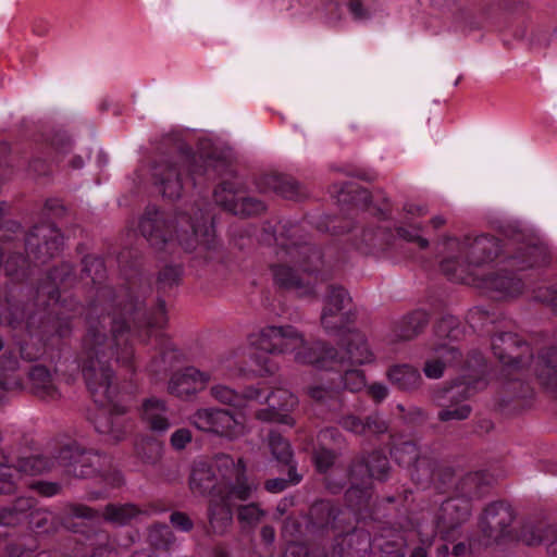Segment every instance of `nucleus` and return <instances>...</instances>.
Returning <instances> with one entry per match:
<instances>
[{
  "label": "nucleus",
  "instance_id": "obj_1",
  "mask_svg": "<svg viewBox=\"0 0 557 557\" xmlns=\"http://www.w3.org/2000/svg\"><path fill=\"white\" fill-rule=\"evenodd\" d=\"M82 278H90L95 295L86 313V331L82 338L83 372L98 398H103L110 369L108 361L116 356L121 367L135 371L134 348L129 342L132 325L164 327L168 323L165 301L158 299L147 311L146 297L150 285L141 275L127 278L126 285L114 289L106 285L107 269L101 258L83 259Z\"/></svg>",
  "mask_w": 557,
  "mask_h": 557
},
{
  "label": "nucleus",
  "instance_id": "obj_2",
  "mask_svg": "<svg viewBox=\"0 0 557 557\" xmlns=\"http://www.w3.org/2000/svg\"><path fill=\"white\" fill-rule=\"evenodd\" d=\"M209 210L196 205L188 212L178 213L170 223L165 214L156 206H147L140 220V234L151 247L163 250L172 246L174 239L187 252L198 248L210 250L215 246V235Z\"/></svg>",
  "mask_w": 557,
  "mask_h": 557
},
{
  "label": "nucleus",
  "instance_id": "obj_3",
  "mask_svg": "<svg viewBox=\"0 0 557 557\" xmlns=\"http://www.w3.org/2000/svg\"><path fill=\"white\" fill-rule=\"evenodd\" d=\"M276 242V255L282 262L271 267L275 284L281 288L293 290L299 297L312 296L314 286L305 281L286 262H294L304 272L317 273L324 264L321 249L307 240L304 228L297 224L283 226Z\"/></svg>",
  "mask_w": 557,
  "mask_h": 557
},
{
  "label": "nucleus",
  "instance_id": "obj_4",
  "mask_svg": "<svg viewBox=\"0 0 557 557\" xmlns=\"http://www.w3.org/2000/svg\"><path fill=\"white\" fill-rule=\"evenodd\" d=\"M450 248L457 255L447 257L441 263L444 274L451 281L470 284L475 278L474 269L493 262L502 252V242L492 235L466 236L461 240H453Z\"/></svg>",
  "mask_w": 557,
  "mask_h": 557
},
{
  "label": "nucleus",
  "instance_id": "obj_5",
  "mask_svg": "<svg viewBox=\"0 0 557 557\" xmlns=\"http://www.w3.org/2000/svg\"><path fill=\"white\" fill-rule=\"evenodd\" d=\"M112 360H115V362L119 363L116 356L111 357L108 361L110 377L107 380L108 384H103L106 387L103 398H98L88 385L85 375H83V377L94 401L100 406L92 417V423L96 431L106 436L108 441L119 443L126 437L131 429V422L126 417V407L114 403V398L117 395V385L115 383V375L111 366ZM81 364L83 366V350L81 351ZM82 374H84L83 371Z\"/></svg>",
  "mask_w": 557,
  "mask_h": 557
},
{
  "label": "nucleus",
  "instance_id": "obj_6",
  "mask_svg": "<svg viewBox=\"0 0 557 557\" xmlns=\"http://www.w3.org/2000/svg\"><path fill=\"white\" fill-rule=\"evenodd\" d=\"M188 168L189 176L197 184L198 177L209 173V162L201 156L182 152L174 160H161L152 168L154 183L163 197L177 199L183 191L182 169Z\"/></svg>",
  "mask_w": 557,
  "mask_h": 557
},
{
  "label": "nucleus",
  "instance_id": "obj_7",
  "mask_svg": "<svg viewBox=\"0 0 557 557\" xmlns=\"http://www.w3.org/2000/svg\"><path fill=\"white\" fill-rule=\"evenodd\" d=\"M215 471L219 485L228 496H235L237 500H247L257 488L247 478V467L242 457L234 458L224 453L216 454L211 462Z\"/></svg>",
  "mask_w": 557,
  "mask_h": 557
},
{
  "label": "nucleus",
  "instance_id": "obj_8",
  "mask_svg": "<svg viewBox=\"0 0 557 557\" xmlns=\"http://www.w3.org/2000/svg\"><path fill=\"white\" fill-rule=\"evenodd\" d=\"M351 297L346 288L329 285L323 300L321 325L329 334L343 332L352 322Z\"/></svg>",
  "mask_w": 557,
  "mask_h": 557
},
{
  "label": "nucleus",
  "instance_id": "obj_9",
  "mask_svg": "<svg viewBox=\"0 0 557 557\" xmlns=\"http://www.w3.org/2000/svg\"><path fill=\"white\" fill-rule=\"evenodd\" d=\"M191 425L222 437L236 438L244 434V423L233 412L220 408H200L190 417Z\"/></svg>",
  "mask_w": 557,
  "mask_h": 557
},
{
  "label": "nucleus",
  "instance_id": "obj_10",
  "mask_svg": "<svg viewBox=\"0 0 557 557\" xmlns=\"http://www.w3.org/2000/svg\"><path fill=\"white\" fill-rule=\"evenodd\" d=\"M63 236L51 223L35 225L26 236L25 248L29 259L44 264L60 253Z\"/></svg>",
  "mask_w": 557,
  "mask_h": 557
},
{
  "label": "nucleus",
  "instance_id": "obj_11",
  "mask_svg": "<svg viewBox=\"0 0 557 557\" xmlns=\"http://www.w3.org/2000/svg\"><path fill=\"white\" fill-rule=\"evenodd\" d=\"M58 465L75 478L86 479L96 475L103 466L104 458L91 449H85L74 443L64 446L58 455Z\"/></svg>",
  "mask_w": 557,
  "mask_h": 557
},
{
  "label": "nucleus",
  "instance_id": "obj_12",
  "mask_svg": "<svg viewBox=\"0 0 557 557\" xmlns=\"http://www.w3.org/2000/svg\"><path fill=\"white\" fill-rule=\"evenodd\" d=\"M472 505L468 499L450 496L435 513V530L445 541L457 537L458 530L470 519Z\"/></svg>",
  "mask_w": 557,
  "mask_h": 557
},
{
  "label": "nucleus",
  "instance_id": "obj_13",
  "mask_svg": "<svg viewBox=\"0 0 557 557\" xmlns=\"http://www.w3.org/2000/svg\"><path fill=\"white\" fill-rule=\"evenodd\" d=\"M251 343L268 354H285L298 348L302 334L292 325H268L253 335Z\"/></svg>",
  "mask_w": 557,
  "mask_h": 557
},
{
  "label": "nucleus",
  "instance_id": "obj_14",
  "mask_svg": "<svg viewBox=\"0 0 557 557\" xmlns=\"http://www.w3.org/2000/svg\"><path fill=\"white\" fill-rule=\"evenodd\" d=\"M492 350L504 366L513 369L528 366L533 357L529 344L511 332L496 333L492 337Z\"/></svg>",
  "mask_w": 557,
  "mask_h": 557
},
{
  "label": "nucleus",
  "instance_id": "obj_15",
  "mask_svg": "<svg viewBox=\"0 0 557 557\" xmlns=\"http://www.w3.org/2000/svg\"><path fill=\"white\" fill-rule=\"evenodd\" d=\"M470 284L497 300L518 297L524 289L522 280L506 268L498 269L481 277L473 278Z\"/></svg>",
  "mask_w": 557,
  "mask_h": 557
},
{
  "label": "nucleus",
  "instance_id": "obj_16",
  "mask_svg": "<svg viewBox=\"0 0 557 557\" xmlns=\"http://www.w3.org/2000/svg\"><path fill=\"white\" fill-rule=\"evenodd\" d=\"M392 456L395 461L406 468L411 469V478L418 484H426L433 476L435 459L423 456L420 457L417 445L411 441L397 444Z\"/></svg>",
  "mask_w": 557,
  "mask_h": 557
},
{
  "label": "nucleus",
  "instance_id": "obj_17",
  "mask_svg": "<svg viewBox=\"0 0 557 557\" xmlns=\"http://www.w3.org/2000/svg\"><path fill=\"white\" fill-rule=\"evenodd\" d=\"M515 520L512 507L505 502L490 504L480 519V529L483 534L494 541L510 533Z\"/></svg>",
  "mask_w": 557,
  "mask_h": 557
},
{
  "label": "nucleus",
  "instance_id": "obj_18",
  "mask_svg": "<svg viewBox=\"0 0 557 557\" xmlns=\"http://www.w3.org/2000/svg\"><path fill=\"white\" fill-rule=\"evenodd\" d=\"M210 381V373L195 367H186L172 374L168 383V392L177 398L188 399L203 391Z\"/></svg>",
  "mask_w": 557,
  "mask_h": 557
},
{
  "label": "nucleus",
  "instance_id": "obj_19",
  "mask_svg": "<svg viewBox=\"0 0 557 557\" xmlns=\"http://www.w3.org/2000/svg\"><path fill=\"white\" fill-rule=\"evenodd\" d=\"M373 352L371 351L366 336L355 330H348L343 347L338 351L335 366L355 367L373 361Z\"/></svg>",
  "mask_w": 557,
  "mask_h": 557
},
{
  "label": "nucleus",
  "instance_id": "obj_20",
  "mask_svg": "<svg viewBox=\"0 0 557 557\" xmlns=\"http://www.w3.org/2000/svg\"><path fill=\"white\" fill-rule=\"evenodd\" d=\"M245 399L264 400L269 405V409L259 410L256 417L262 421H272L276 417V410H288L296 406V397L287 389H276L267 396H263V391L257 387H248L244 394Z\"/></svg>",
  "mask_w": 557,
  "mask_h": 557
},
{
  "label": "nucleus",
  "instance_id": "obj_21",
  "mask_svg": "<svg viewBox=\"0 0 557 557\" xmlns=\"http://www.w3.org/2000/svg\"><path fill=\"white\" fill-rule=\"evenodd\" d=\"M295 360L301 364H311L318 368L327 369L335 367L338 350L323 342L308 344L302 343L296 348Z\"/></svg>",
  "mask_w": 557,
  "mask_h": 557
},
{
  "label": "nucleus",
  "instance_id": "obj_22",
  "mask_svg": "<svg viewBox=\"0 0 557 557\" xmlns=\"http://www.w3.org/2000/svg\"><path fill=\"white\" fill-rule=\"evenodd\" d=\"M257 185L262 193L273 191L289 200L297 201L308 196L306 188L287 175L276 173L264 174L259 178Z\"/></svg>",
  "mask_w": 557,
  "mask_h": 557
},
{
  "label": "nucleus",
  "instance_id": "obj_23",
  "mask_svg": "<svg viewBox=\"0 0 557 557\" xmlns=\"http://www.w3.org/2000/svg\"><path fill=\"white\" fill-rule=\"evenodd\" d=\"M549 260V252L544 245L525 243L517 247L506 262L516 270L523 271L529 268L545 265Z\"/></svg>",
  "mask_w": 557,
  "mask_h": 557
},
{
  "label": "nucleus",
  "instance_id": "obj_24",
  "mask_svg": "<svg viewBox=\"0 0 557 557\" xmlns=\"http://www.w3.org/2000/svg\"><path fill=\"white\" fill-rule=\"evenodd\" d=\"M190 491L200 496L219 495L222 487L219 485V479L211 463L199 460L195 461L189 475Z\"/></svg>",
  "mask_w": 557,
  "mask_h": 557
},
{
  "label": "nucleus",
  "instance_id": "obj_25",
  "mask_svg": "<svg viewBox=\"0 0 557 557\" xmlns=\"http://www.w3.org/2000/svg\"><path fill=\"white\" fill-rule=\"evenodd\" d=\"M235 496H228L220 490L219 495H213L209 502L208 519L213 533L223 534L233 521L232 500Z\"/></svg>",
  "mask_w": 557,
  "mask_h": 557
},
{
  "label": "nucleus",
  "instance_id": "obj_26",
  "mask_svg": "<svg viewBox=\"0 0 557 557\" xmlns=\"http://www.w3.org/2000/svg\"><path fill=\"white\" fill-rule=\"evenodd\" d=\"M28 384L33 395L45 401H55L61 393L53 375L44 366H34L28 372Z\"/></svg>",
  "mask_w": 557,
  "mask_h": 557
},
{
  "label": "nucleus",
  "instance_id": "obj_27",
  "mask_svg": "<svg viewBox=\"0 0 557 557\" xmlns=\"http://www.w3.org/2000/svg\"><path fill=\"white\" fill-rule=\"evenodd\" d=\"M449 405L438 412V419L443 422L450 420H465L470 416L471 407L463 401L468 398V387L463 384L455 385L446 391Z\"/></svg>",
  "mask_w": 557,
  "mask_h": 557
},
{
  "label": "nucleus",
  "instance_id": "obj_28",
  "mask_svg": "<svg viewBox=\"0 0 557 557\" xmlns=\"http://www.w3.org/2000/svg\"><path fill=\"white\" fill-rule=\"evenodd\" d=\"M488 490V480L482 472L468 473L454 485L453 497L472 500L482 498Z\"/></svg>",
  "mask_w": 557,
  "mask_h": 557
},
{
  "label": "nucleus",
  "instance_id": "obj_29",
  "mask_svg": "<svg viewBox=\"0 0 557 557\" xmlns=\"http://www.w3.org/2000/svg\"><path fill=\"white\" fill-rule=\"evenodd\" d=\"M49 283H44L38 287V292L47 294L49 299L59 300V289L67 288L75 282L74 268L69 262H62L53 268L48 274Z\"/></svg>",
  "mask_w": 557,
  "mask_h": 557
},
{
  "label": "nucleus",
  "instance_id": "obj_30",
  "mask_svg": "<svg viewBox=\"0 0 557 557\" xmlns=\"http://www.w3.org/2000/svg\"><path fill=\"white\" fill-rule=\"evenodd\" d=\"M306 393L311 400L330 410H338L343 407L341 385L333 381L313 383L306 388Z\"/></svg>",
  "mask_w": 557,
  "mask_h": 557
},
{
  "label": "nucleus",
  "instance_id": "obj_31",
  "mask_svg": "<svg viewBox=\"0 0 557 557\" xmlns=\"http://www.w3.org/2000/svg\"><path fill=\"white\" fill-rule=\"evenodd\" d=\"M433 349L436 358L428 360L423 370L428 377L438 379L443 375L446 366H454L460 360L461 354L456 346L446 344H434Z\"/></svg>",
  "mask_w": 557,
  "mask_h": 557
},
{
  "label": "nucleus",
  "instance_id": "obj_32",
  "mask_svg": "<svg viewBox=\"0 0 557 557\" xmlns=\"http://www.w3.org/2000/svg\"><path fill=\"white\" fill-rule=\"evenodd\" d=\"M534 372L547 389L557 392V347L543 350L535 363Z\"/></svg>",
  "mask_w": 557,
  "mask_h": 557
},
{
  "label": "nucleus",
  "instance_id": "obj_33",
  "mask_svg": "<svg viewBox=\"0 0 557 557\" xmlns=\"http://www.w3.org/2000/svg\"><path fill=\"white\" fill-rule=\"evenodd\" d=\"M521 540L529 546L546 544L548 554L557 556V528L554 525H528L522 531Z\"/></svg>",
  "mask_w": 557,
  "mask_h": 557
},
{
  "label": "nucleus",
  "instance_id": "obj_34",
  "mask_svg": "<svg viewBox=\"0 0 557 557\" xmlns=\"http://www.w3.org/2000/svg\"><path fill=\"white\" fill-rule=\"evenodd\" d=\"M168 407L164 400L150 397L144 400L141 406L143 420L149 428L159 433L168 431L171 423L166 417Z\"/></svg>",
  "mask_w": 557,
  "mask_h": 557
},
{
  "label": "nucleus",
  "instance_id": "obj_35",
  "mask_svg": "<svg viewBox=\"0 0 557 557\" xmlns=\"http://www.w3.org/2000/svg\"><path fill=\"white\" fill-rule=\"evenodd\" d=\"M429 323V315L423 310H417L404 317L394 329L398 341H411L418 336Z\"/></svg>",
  "mask_w": 557,
  "mask_h": 557
},
{
  "label": "nucleus",
  "instance_id": "obj_36",
  "mask_svg": "<svg viewBox=\"0 0 557 557\" xmlns=\"http://www.w3.org/2000/svg\"><path fill=\"white\" fill-rule=\"evenodd\" d=\"M35 507L32 497H17L8 506L0 507V525L16 527L28 518V511Z\"/></svg>",
  "mask_w": 557,
  "mask_h": 557
},
{
  "label": "nucleus",
  "instance_id": "obj_37",
  "mask_svg": "<svg viewBox=\"0 0 557 557\" xmlns=\"http://www.w3.org/2000/svg\"><path fill=\"white\" fill-rule=\"evenodd\" d=\"M386 375L393 385L403 391H413L421 383L420 372L409 364L393 366Z\"/></svg>",
  "mask_w": 557,
  "mask_h": 557
},
{
  "label": "nucleus",
  "instance_id": "obj_38",
  "mask_svg": "<svg viewBox=\"0 0 557 557\" xmlns=\"http://www.w3.org/2000/svg\"><path fill=\"white\" fill-rule=\"evenodd\" d=\"M339 509L327 500L314 503L309 511L310 522L318 530L335 529Z\"/></svg>",
  "mask_w": 557,
  "mask_h": 557
},
{
  "label": "nucleus",
  "instance_id": "obj_39",
  "mask_svg": "<svg viewBox=\"0 0 557 557\" xmlns=\"http://www.w3.org/2000/svg\"><path fill=\"white\" fill-rule=\"evenodd\" d=\"M366 468L369 478L385 480L389 470V462L385 454L380 450L372 451L367 458L356 463L351 469V475H355L359 468Z\"/></svg>",
  "mask_w": 557,
  "mask_h": 557
},
{
  "label": "nucleus",
  "instance_id": "obj_40",
  "mask_svg": "<svg viewBox=\"0 0 557 557\" xmlns=\"http://www.w3.org/2000/svg\"><path fill=\"white\" fill-rule=\"evenodd\" d=\"M55 463H58V458H50L44 455L22 457L17 460L15 472L26 475H39L50 471Z\"/></svg>",
  "mask_w": 557,
  "mask_h": 557
},
{
  "label": "nucleus",
  "instance_id": "obj_41",
  "mask_svg": "<svg viewBox=\"0 0 557 557\" xmlns=\"http://www.w3.org/2000/svg\"><path fill=\"white\" fill-rule=\"evenodd\" d=\"M140 513L141 509L131 503L108 504L103 510V519L116 525H125Z\"/></svg>",
  "mask_w": 557,
  "mask_h": 557
},
{
  "label": "nucleus",
  "instance_id": "obj_42",
  "mask_svg": "<svg viewBox=\"0 0 557 557\" xmlns=\"http://www.w3.org/2000/svg\"><path fill=\"white\" fill-rule=\"evenodd\" d=\"M79 557H116V550L108 533L100 531L88 537L85 552Z\"/></svg>",
  "mask_w": 557,
  "mask_h": 557
},
{
  "label": "nucleus",
  "instance_id": "obj_43",
  "mask_svg": "<svg viewBox=\"0 0 557 557\" xmlns=\"http://www.w3.org/2000/svg\"><path fill=\"white\" fill-rule=\"evenodd\" d=\"M30 527L40 534L54 533L59 528V518L48 508H36L28 511Z\"/></svg>",
  "mask_w": 557,
  "mask_h": 557
},
{
  "label": "nucleus",
  "instance_id": "obj_44",
  "mask_svg": "<svg viewBox=\"0 0 557 557\" xmlns=\"http://www.w3.org/2000/svg\"><path fill=\"white\" fill-rule=\"evenodd\" d=\"M243 194L242 186L234 182H223L213 193L215 202L234 214Z\"/></svg>",
  "mask_w": 557,
  "mask_h": 557
},
{
  "label": "nucleus",
  "instance_id": "obj_45",
  "mask_svg": "<svg viewBox=\"0 0 557 557\" xmlns=\"http://www.w3.org/2000/svg\"><path fill=\"white\" fill-rule=\"evenodd\" d=\"M434 332L437 338L435 344H446L448 346H454L451 343L458 341L462 335L458 321L454 317L441 319L436 323Z\"/></svg>",
  "mask_w": 557,
  "mask_h": 557
},
{
  "label": "nucleus",
  "instance_id": "obj_46",
  "mask_svg": "<svg viewBox=\"0 0 557 557\" xmlns=\"http://www.w3.org/2000/svg\"><path fill=\"white\" fill-rule=\"evenodd\" d=\"M148 541L156 549L170 550L175 545L176 537L168 525L156 524L149 529Z\"/></svg>",
  "mask_w": 557,
  "mask_h": 557
},
{
  "label": "nucleus",
  "instance_id": "obj_47",
  "mask_svg": "<svg viewBox=\"0 0 557 557\" xmlns=\"http://www.w3.org/2000/svg\"><path fill=\"white\" fill-rule=\"evenodd\" d=\"M210 396L215 401L232 407H238L244 403L242 393L224 384L212 385L210 387Z\"/></svg>",
  "mask_w": 557,
  "mask_h": 557
},
{
  "label": "nucleus",
  "instance_id": "obj_48",
  "mask_svg": "<svg viewBox=\"0 0 557 557\" xmlns=\"http://www.w3.org/2000/svg\"><path fill=\"white\" fill-rule=\"evenodd\" d=\"M269 446L274 458L285 465H289L293 451L289 443L278 433L270 432Z\"/></svg>",
  "mask_w": 557,
  "mask_h": 557
},
{
  "label": "nucleus",
  "instance_id": "obj_49",
  "mask_svg": "<svg viewBox=\"0 0 557 557\" xmlns=\"http://www.w3.org/2000/svg\"><path fill=\"white\" fill-rule=\"evenodd\" d=\"M345 369L341 376L343 387L350 392H359L366 386V376L362 370L350 369V367H342Z\"/></svg>",
  "mask_w": 557,
  "mask_h": 557
},
{
  "label": "nucleus",
  "instance_id": "obj_50",
  "mask_svg": "<svg viewBox=\"0 0 557 557\" xmlns=\"http://www.w3.org/2000/svg\"><path fill=\"white\" fill-rule=\"evenodd\" d=\"M264 210L265 205L261 200L253 197H244L242 195L239 201L237 202L234 214L239 216H251L260 214Z\"/></svg>",
  "mask_w": 557,
  "mask_h": 557
},
{
  "label": "nucleus",
  "instance_id": "obj_51",
  "mask_svg": "<svg viewBox=\"0 0 557 557\" xmlns=\"http://www.w3.org/2000/svg\"><path fill=\"white\" fill-rule=\"evenodd\" d=\"M137 454L145 463L156 465L162 457V446L156 441H145L138 447Z\"/></svg>",
  "mask_w": 557,
  "mask_h": 557
},
{
  "label": "nucleus",
  "instance_id": "obj_52",
  "mask_svg": "<svg viewBox=\"0 0 557 557\" xmlns=\"http://www.w3.org/2000/svg\"><path fill=\"white\" fill-rule=\"evenodd\" d=\"M15 467L8 465V459L0 462V494H12L16 491Z\"/></svg>",
  "mask_w": 557,
  "mask_h": 557
},
{
  "label": "nucleus",
  "instance_id": "obj_53",
  "mask_svg": "<svg viewBox=\"0 0 557 557\" xmlns=\"http://www.w3.org/2000/svg\"><path fill=\"white\" fill-rule=\"evenodd\" d=\"M421 227L419 225L398 226L396 227L397 237L408 242L414 243L420 249H425L429 246V240L420 235Z\"/></svg>",
  "mask_w": 557,
  "mask_h": 557
},
{
  "label": "nucleus",
  "instance_id": "obj_54",
  "mask_svg": "<svg viewBox=\"0 0 557 557\" xmlns=\"http://www.w3.org/2000/svg\"><path fill=\"white\" fill-rule=\"evenodd\" d=\"M27 261L22 255L10 256L4 264L5 274L13 280L22 281L27 275L25 272Z\"/></svg>",
  "mask_w": 557,
  "mask_h": 557
},
{
  "label": "nucleus",
  "instance_id": "obj_55",
  "mask_svg": "<svg viewBox=\"0 0 557 557\" xmlns=\"http://www.w3.org/2000/svg\"><path fill=\"white\" fill-rule=\"evenodd\" d=\"M182 270L180 267L166 265L164 267L158 276V288L166 290L180 283Z\"/></svg>",
  "mask_w": 557,
  "mask_h": 557
},
{
  "label": "nucleus",
  "instance_id": "obj_56",
  "mask_svg": "<svg viewBox=\"0 0 557 557\" xmlns=\"http://www.w3.org/2000/svg\"><path fill=\"white\" fill-rule=\"evenodd\" d=\"M263 516L264 511L255 503L238 507L237 518L240 523L256 525L260 522Z\"/></svg>",
  "mask_w": 557,
  "mask_h": 557
},
{
  "label": "nucleus",
  "instance_id": "obj_57",
  "mask_svg": "<svg viewBox=\"0 0 557 557\" xmlns=\"http://www.w3.org/2000/svg\"><path fill=\"white\" fill-rule=\"evenodd\" d=\"M534 298L548 305L557 313V285L539 287L534 292Z\"/></svg>",
  "mask_w": 557,
  "mask_h": 557
},
{
  "label": "nucleus",
  "instance_id": "obj_58",
  "mask_svg": "<svg viewBox=\"0 0 557 557\" xmlns=\"http://www.w3.org/2000/svg\"><path fill=\"white\" fill-rule=\"evenodd\" d=\"M313 460L319 472H326L334 463L335 454L330 449L320 448L314 451Z\"/></svg>",
  "mask_w": 557,
  "mask_h": 557
},
{
  "label": "nucleus",
  "instance_id": "obj_59",
  "mask_svg": "<svg viewBox=\"0 0 557 557\" xmlns=\"http://www.w3.org/2000/svg\"><path fill=\"white\" fill-rule=\"evenodd\" d=\"M454 479V471L450 467L440 466L435 460L434 472L432 479L428 482L437 483L438 487H445Z\"/></svg>",
  "mask_w": 557,
  "mask_h": 557
},
{
  "label": "nucleus",
  "instance_id": "obj_60",
  "mask_svg": "<svg viewBox=\"0 0 557 557\" xmlns=\"http://www.w3.org/2000/svg\"><path fill=\"white\" fill-rule=\"evenodd\" d=\"M338 424L346 431L358 435L364 434L363 420L354 414H347L339 419Z\"/></svg>",
  "mask_w": 557,
  "mask_h": 557
},
{
  "label": "nucleus",
  "instance_id": "obj_61",
  "mask_svg": "<svg viewBox=\"0 0 557 557\" xmlns=\"http://www.w3.org/2000/svg\"><path fill=\"white\" fill-rule=\"evenodd\" d=\"M66 510L72 518L91 520L98 516L97 510L82 504H70L66 506Z\"/></svg>",
  "mask_w": 557,
  "mask_h": 557
},
{
  "label": "nucleus",
  "instance_id": "obj_62",
  "mask_svg": "<svg viewBox=\"0 0 557 557\" xmlns=\"http://www.w3.org/2000/svg\"><path fill=\"white\" fill-rule=\"evenodd\" d=\"M191 440H193V434H191L190 430H188L186 428H182V429L176 430L171 435L170 443L175 450H182L187 446V444H189L191 442Z\"/></svg>",
  "mask_w": 557,
  "mask_h": 557
},
{
  "label": "nucleus",
  "instance_id": "obj_63",
  "mask_svg": "<svg viewBox=\"0 0 557 557\" xmlns=\"http://www.w3.org/2000/svg\"><path fill=\"white\" fill-rule=\"evenodd\" d=\"M364 434L367 432L373 434H383L387 431L386 422L379 414H370L363 420Z\"/></svg>",
  "mask_w": 557,
  "mask_h": 557
},
{
  "label": "nucleus",
  "instance_id": "obj_64",
  "mask_svg": "<svg viewBox=\"0 0 557 557\" xmlns=\"http://www.w3.org/2000/svg\"><path fill=\"white\" fill-rule=\"evenodd\" d=\"M170 522L175 529L182 532H189L194 528L193 520L183 511L172 512L170 516Z\"/></svg>",
  "mask_w": 557,
  "mask_h": 557
}]
</instances>
